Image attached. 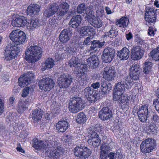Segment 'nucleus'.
I'll list each match as a JSON object with an SVG mask.
<instances>
[{
    "label": "nucleus",
    "instance_id": "42",
    "mask_svg": "<svg viewBox=\"0 0 159 159\" xmlns=\"http://www.w3.org/2000/svg\"><path fill=\"white\" fill-rule=\"evenodd\" d=\"M117 29L115 26H112L110 31L107 33L105 35L110 38H115L117 35V31H116Z\"/></svg>",
    "mask_w": 159,
    "mask_h": 159
},
{
    "label": "nucleus",
    "instance_id": "38",
    "mask_svg": "<svg viewBox=\"0 0 159 159\" xmlns=\"http://www.w3.org/2000/svg\"><path fill=\"white\" fill-rule=\"evenodd\" d=\"M33 147L37 149H41L45 148L47 144H44L42 141H38L36 139H33ZM46 144L47 143H46Z\"/></svg>",
    "mask_w": 159,
    "mask_h": 159
},
{
    "label": "nucleus",
    "instance_id": "17",
    "mask_svg": "<svg viewBox=\"0 0 159 159\" xmlns=\"http://www.w3.org/2000/svg\"><path fill=\"white\" fill-rule=\"evenodd\" d=\"M144 51V50L140 48V47H133L131 50V56L132 58L135 60L140 59L143 57Z\"/></svg>",
    "mask_w": 159,
    "mask_h": 159
},
{
    "label": "nucleus",
    "instance_id": "39",
    "mask_svg": "<svg viewBox=\"0 0 159 159\" xmlns=\"http://www.w3.org/2000/svg\"><path fill=\"white\" fill-rule=\"evenodd\" d=\"M76 120L78 123L83 124L86 121V117L83 112H81L78 114Z\"/></svg>",
    "mask_w": 159,
    "mask_h": 159
},
{
    "label": "nucleus",
    "instance_id": "8",
    "mask_svg": "<svg viewBox=\"0 0 159 159\" xmlns=\"http://www.w3.org/2000/svg\"><path fill=\"white\" fill-rule=\"evenodd\" d=\"M155 140L151 138L146 139L143 141L140 145L141 151L143 154L151 152L156 146Z\"/></svg>",
    "mask_w": 159,
    "mask_h": 159
},
{
    "label": "nucleus",
    "instance_id": "44",
    "mask_svg": "<svg viewBox=\"0 0 159 159\" xmlns=\"http://www.w3.org/2000/svg\"><path fill=\"white\" fill-rule=\"evenodd\" d=\"M98 95L95 92H94L86 98L89 102L91 103H94L97 101L98 100Z\"/></svg>",
    "mask_w": 159,
    "mask_h": 159
},
{
    "label": "nucleus",
    "instance_id": "31",
    "mask_svg": "<svg viewBox=\"0 0 159 159\" xmlns=\"http://www.w3.org/2000/svg\"><path fill=\"white\" fill-rule=\"evenodd\" d=\"M129 23V19L127 17H123L120 19L117 20L116 23L117 26L124 28L127 27Z\"/></svg>",
    "mask_w": 159,
    "mask_h": 159
},
{
    "label": "nucleus",
    "instance_id": "2",
    "mask_svg": "<svg viewBox=\"0 0 159 159\" xmlns=\"http://www.w3.org/2000/svg\"><path fill=\"white\" fill-rule=\"evenodd\" d=\"M42 52L41 48L37 46L28 47L25 53V58L29 62L34 64L41 59Z\"/></svg>",
    "mask_w": 159,
    "mask_h": 159
},
{
    "label": "nucleus",
    "instance_id": "30",
    "mask_svg": "<svg viewBox=\"0 0 159 159\" xmlns=\"http://www.w3.org/2000/svg\"><path fill=\"white\" fill-rule=\"evenodd\" d=\"M42 115V112L40 109H36L33 110L32 116L34 122L35 123L38 122V121L41 119Z\"/></svg>",
    "mask_w": 159,
    "mask_h": 159
},
{
    "label": "nucleus",
    "instance_id": "10",
    "mask_svg": "<svg viewBox=\"0 0 159 159\" xmlns=\"http://www.w3.org/2000/svg\"><path fill=\"white\" fill-rule=\"evenodd\" d=\"M73 78L70 75L64 74L57 79V83L60 88L66 89L69 87L72 82Z\"/></svg>",
    "mask_w": 159,
    "mask_h": 159
},
{
    "label": "nucleus",
    "instance_id": "48",
    "mask_svg": "<svg viewBox=\"0 0 159 159\" xmlns=\"http://www.w3.org/2000/svg\"><path fill=\"white\" fill-rule=\"evenodd\" d=\"M151 120L153 124H158L159 122V116L156 113H153Z\"/></svg>",
    "mask_w": 159,
    "mask_h": 159
},
{
    "label": "nucleus",
    "instance_id": "57",
    "mask_svg": "<svg viewBox=\"0 0 159 159\" xmlns=\"http://www.w3.org/2000/svg\"><path fill=\"white\" fill-rule=\"evenodd\" d=\"M76 51V48L73 47H69L68 52L67 55H72L74 54L75 53Z\"/></svg>",
    "mask_w": 159,
    "mask_h": 159
},
{
    "label": "nucleus",
    "instance_id": "53",
    "mask_svg": "<svg viewBox=\"0 0 159 159\" xmlns=\"http://www.w3.org/2000/svg\"><path fill=\"white\" fill-rule=\"evenodd\" d=\"M156 16L145 17V20L150 23L155 22L156 20Z\"/></svg>",
    "mask_w": 159,
    "mask_h": 159
},
{
    "label": "nucleus",
    "instance_id": "60",
    "mask_svg": "<svg viewBox=\"0 0 159 159\" xmlns=\"http://www.w3.org/2000/svg\"><path fill=\"white\" fill-rule=\"evenodd\" d=\"M49 24L52 26V27H54V26H56V25L57 24L56 20L54 18H50L49 20Z\"/></svg>",
    "mask_w": 159,
    "mask_h": 159
},
{
    "label": "nucleus",
    "instance_id": "56",
    "mask_svg": "<svg viewBox=\"0 0 159 159\" xmlns=\"http://www.w3.org/2000/svg\"><path fill=\"white\" fill-rule=\"evenodd\" d=\"M30 90V88L29 87H27L25 88L23 90L21 96L22 97H25L27 96L29 93V92Z\"/></svg>",
    "mask_w": 159,
    "mask_h": 159
},
{
    "label": "nucleus",
    "instance_id": "43",
    "mask_svg": "<svg viewBox=\"0 0 159 159\" xmlns=\"http://www.w3.org/2000/svg\"><path fill=\"white\" fill-rule=\"evenodd\" d=\"M156 16L155 12L153 7H147L146 9L145 17Z\"/></svg>",
    "mask_w": 159,
    "mask_h": 159
},
{
    "label": "nucleus",
    "instance_id": "18",
    "mask_svg": "<svg viewBox=\"0 0 159 159\" xmlns=\"http://www.w3.org/2000/svg\"><path fill=\"white\" fill-rule=\"evenodd\" d=\"M71 34L70 28L64 29L61 32L59 35L60 41L63 43L67 42L71 37Z\"/></svg>",
    "mask_w": 159,
    "mask_h": 159
},
{
    "label": "nucleus",
    "instance_id": "61",
    "mask_svg": "<svg viewBox=\"0 0 159 159\" xmlns=\"http://www.w3.org/2000/svg\"><path fill=\"white\" fill-rule=\"evenodd\" d=\"M108 156V152H100L99 157L100 159H107Z\"/></svg>",
    "mask_w": 159,
    "mask_h": 159
},
{
    "label": "nucleus",
    "instance_id": "27",
    "mask_svg": "<svg viewBox=\"0 0 159 159\" xmlns=\"http://www.w3.org/2000/svg\"><path fill=\"white\" fill-rule=\"evenodd\" d=\"M112 84L106 81H102L101 82V89L104 94H107L111 89Z\"/></svg>",
    "mask_w": 159,
    "mask_h": 159
},
{
    "label": "nucleus",
    "instance_id": "11",
    "mask_svg": "<svg viewBox=\"0 0 159 159\" xmlns=\"http://www.w3.org/2000/svg\"><path fill=\"white\" fill-rule=\"evenodd\" d=\"M55 83L50 78L44 76L39 81V88L45 91H49L54 86Z\"/></svg>",
    "mask_w": 159,
    "mask_h": 159
},
{
    "label": "nucleus",
    "instance_id": "4",
    "mask_svg": "<svg viewBox=\"0 0 159 159\" xmlns=\"http://www.w3.org/2000/svg\"><path fill=\"white\" fill-rule=\"evenodd\" d=\"M22 49L17 46H15L11 43L7 44L5 48V59L10 61L19 55Z\"/></svg>",
    "mask_w": 159,
    "mask_h": 159
},
{
    "label": "nucleus",
    "instance_id": "64",
    "mask_svg": "<svg viewBox=\"0 0 159 159\" xmlns=\"http://www.w3.org/2000/svg\"><path fill=\"white\" fill-rule=\"evenodd\" d=\"M115 154V159H120L121 158V153L120 150H118Z\"/></svg>",
    "mask_w": 159,
    "mask_h": 159
},
{
    "label": "nucleus",
    "instance_id": "12",
    "mask_svg": "<svg viewBox=\"0 0 159 159\" xmlns=\"http://www.w3.org/2000/svg\"><path fill=\"white\" fill-rule=\"evenodd\" d=\"M96 131L92 127H90L88 131L89 135H90V138L88 141V143L94 147L99 146L101 141L100 139L97 138L98 135Z\"/></svg>",
    "mask_w": 159,
    "mask_h": 159
},
{
    "label": "nucleus",
    "instance_id": "55",
    "mask_svg": "<svg viewBox=\"0 0 159 159\" xmlns=\"http://www.w3.org/2000/svg\"><path fill=\"white\" fill-rule=\"evenodd\" d=\"M157 124H152L150 125L149 126L150 129L152 132L156 133L157 131L158 127L156 125Z\"/></svg>",
    "mask_w": 159,
    "mask_h": 159
},
{
    "label": "nucleus",
    "instance_id": "20",
    "mask_svg": "<svg viewBox=\"0 0 159 159\" xmlns=\"http://www.w3.org/2000/svg\"><path fill=\"white\" fill-rule=\"evenodd\" d=\"M27 23V18L25 17L16 18L12 21L11 24L13 27H23Z\"/></svg>",
    "mask_w": 159,
    "mask_h": 159
},
{
    "label": "nucleus",
    "instance_id": "58",
    "mask_svg": "<svg viewBox=\"0 0 159 159\" xmlns=\"http://www.w3.org/2000/svg\"><path fill=\"white\" fill-rule=\"evenodd\" d=\"M153 104L154 105L156 110L159 114V99L154 100Z\"/></svg>",
    "mask_w": 159,
    "mask_h": 159
},
{
    "label": "nucleus",
    "instance_id": "41",
    "mask_svg": "<svg viewBox=\"0 0 159 159\" xmlns=\"http://www.w3.org/2000/svg\"><path fill=\"white\" fill-rule=\"evenodd\" d=\"M30 83L29 80H28V78L25 77L24 76L20 77L18 79L19 85L21 87L27 86Z\"/></svg>",
    "mask_w": 159,
    "mask_h": 159
},
{
    "label": "nucleus",
    "instance_id": "1",
    "mask_svg": "<svg viewBox=\"0 0 159 159\" xmlns=\"http://www.w3.org/2000/svg\"><path fill=\"white\" fill-rule=\"evenodd\" d=\"M47 148H53L50 152L49 156L51 159H59L61 155L64 152V150L59 142L52 136L47 138Z\"/></svg>",
    "mask_w": 159,
    "mask_h": 159
},
{
    "label": "nucleus",
    "instance_id": "49",
    "mask_svg": "<svg viewBox=\"0 0 159 159\" xmlns=\"http://www.w3.org/2000/svg\"><path fill=\"white\" fill-rule=\"evenodd\" d=\"M85 4L83 3L79 4L77 7V11L78 13L81 14L84 13V11L86 7Z\"/></svg>",
    "mask_w": 159,
    "mask_h": 159
},
{
    "label": "nucleus",
    "instance_id": "28",
    "mask_svg": "<svg viewBox=\"0 0 159 159\" xmlns=\"http://www.w3.org/2000/svg\"><path fill=\"white\" fill-rule=\"evenodd\" d=\"M88 21L92 26L96 28H99L102 25L101 21L98 20L94 16H92L91 17L88 19Z\"/></svg>",
    "mask_w": 159,
    "mask_h": 159
},
{
    "label": "nucleus",
    "instance_id": "59",
    "mask_svg": "<svg viewBox=\"0 0 159 159\" xmlns=\"http://www.w3.org/2000/svg\"><path fill=\"white\" fill-rule=\"evenodd\" d=\"M128 100L127 96L125 95V94H123V93H122V94H121V96L120 101V103H124Z\"/></svg>",
    "mask_w": 159,
    "mask_h": 159
},
{
    "label": "nucleus",
    "instance_id": "23",
    "mask_svg": "<svg viewBox=\"0 0 159 159\" xmlns=\"http://www.w3.org/2000/svg\"><path fill=\"white\" fill-rule=\"evenodd\" d=\"M69 123L65 120H61L58 121L56 125V129L58 132L63 133L68 128Z\"/></svg>",
    "mask_w": 159,
    "mask_h": 159
},
{
    "label": "nucleus",
    "instance_id": "54",
    "mask_svg": "<svg viewBox=\"0 0 159 159\" xmlns=\"http://www.w3.org/2000/svg\"><path fill=\"white\" fill-rule=\"evenodd\" d=\"M100 152H108V151L109 150V148L106 144L102 143L100 146Z\"/></svg>",
    "mask_w": 159,
    "mask_h": 159
},
{
    "label": "nucleus",
    "instance_id": "16",
    "mask_svg": "<svg viewBox=\"0 0 159 159\" xmlns=\"http://www.w3.org/2000/svg\"><path fill=\"white\" fill-rule=\"evenodd\" d=\"M140 72L139 65L138 64L133 65L130 68L129 75L130 80L133 81L139 79V75Z\"/></svg>",
    "mask_w": 159,
    "mask_h": 159
},
{
    "label": "nucleus",
    "instance_id": "15",
    "mask_svg": "<svg viewBox=\"0 0 159 159\" xmlns=\"http://www.w3.org/2000/svg\"><path fill=\"white\" fill-rule=\"evenodd\" d=\"M116 68L114 66H107L104 69L106 80L111 81L114 79L116 74Z\"/></svg>",
    "mask_w": 159,
    "mask_h": 159
},
{
    "label": "nucleus",
    "instance_id": "51",
    "mask_svg": "<svg viewBox=\"0 0 159 159\" xmlns=\"http://www.w3.org/2000/svg\"><path fill=\"white\" fill-rule=\"evenodd\" d=\"M24 76L28 78V80H29V81L30 82L34 78V74L32 71L28 72L27 73L25 74Z\"/></svg>",
    "mask_w": 159,
    "mask_h": 159
},
{
    "label": "nucleus",
    "instance_id": "36",
    "mask_svg": "<svg viewBox=\"0 0 159 159\" xmlns=\"http://www.w3.org/2000/svg\"><path fill=\"white\" fill-rule=\"evenodd\" d=\"M94 29L90 26H86L82 27L80 30L81 36H83L86 35L89 32H93Z\"/></svg>",
    "mask_w": 159,
    "mask_h": 159
},
{
    "label": "nucleus",
    "instance_id": "40",
    "mask_svg": "<svg viewBox=\"0 0 159 159\" xmlns=\"http://www.w3.org/2000/svg\"><path fill=\"white\" fill-rule=\"evenodd\" d=\"M39 26V23L37 19H31L30 22H28V28L29 29L33 30Z\"/></svg>",
    "mask_w": 159,
    "mask_h": 159
},
{
    "label": "nucleus",
    "instance_id": "19",
    "mask_svg": "<svg viewBox=\"0 0 159 159\" xmlns=\"http://www.w3.org/2000/svg\"><path fill=\"white\" fill-rule=\"evenodd\" d=\"M40 10V7L37 4L30 5L27 9L28 15L32 17L34 16L35 15H38Z\"/></svg>",
    "mask_w": 159,
    "mask_h": 159
},
{
    "label": "nucleus",
    "instance_id": "13",
    "mask_svg": "<svg viewBox=\"0 0 159 159\" xmlns=\"http://www.w3.org/2000/svg\"><path fill=\"white\" fill-rule=\"evenodd\" d=\"M115 54L116 51L114 49L110 47L106 48L102 52V59L105 63H110L114 59Z\"/></svg>",
    "mask_w": 159,
    "mask_h": 159
},
{
    "label": "nucleus",
    "instance_id": "46",
    "mask_svg": "<svg viewBox=\"0 0 159 159\" xmlns=\"http://www.w3.org/2000/svg\"><path fill=\"white\" fill-rule=\"evenodd\" d=\"M92 127H93V129L96 131L95 132L97 133V134L98 135V136H97V138L100 139L101 138H102L104 139L106 138V136L102 133V131L100 130V129L99 128H98L94 126H93Z\"/></svg>",
    "mask_w": 159,
    "mask_h": 159
},
{
    "label": "nucleus",
    "instance_id": "34",
    "mask_svg": "<svg viewBox=\"0 0 159 159\" xmlns=\"http://www.w3.org/2000/svg\"><path fill=\"white\" fill-rule=\"evenodd\" d=\"M152 59L157 61L159 60V47L152 49L149 54Z\"/></svg>",
    "mask_w": 159,
    "mask_h": 159
},
{
    "label": "nucleus",
    "instance_id": "6",
    "mask_svg": "<svg viewBox=\"0 0 159 159\" xmlns=\"http://www.w3.org/2000/svg\"><path fill=\"white\" fill-rule=\"evenodd\" d=\"M10 39L17 46L18 45L22 44L26 40V36L25 34L22 31L18 30H13L10 35Z\"/></svg>",
    "mask_w": 159,
    "mask_h": 159
},
{
    "label": "nucleus",
    "instance_id": "14",
    "mask_svg": "<svg viewBox=\"0 0 159 159\" xmlns=\"http://www.w3.org/2000/svg\"><path fill=\"white\" fill-rule=\"evenodd\" d=\"M111 105L107 104L106 107H103L99 112V118L102 120H108L112 117V114Z\"/></svg>",
    "mask_w": 159,
    "mask_h": 159
},
{
    "label": "nucleus",
    "instance_id": "26",
    "mask_svg": "<svg viewBox=\"0 0 159 159\" xmlns=\"http://www.w3.org/2000/svg\"><path fill=\"white\" fill-rule=\"evenodd\" d=\"M130 51L127 48H123L120 51H118L117 55L121 60H126L127 59L129 56Z\"/></svg>",
    "mask_w": 159,
    "mask_h": 159
},
{
    "label": "nucleus",
    "instance_id": "7",
    "mask_svg": "<svg viewBox=\"0 0 159 159\" xmlns=\"http://www.w3.org/2000/svg\"><path fill=\"white\" fill-rule=\"evenodd\" d=\"M74 153L75 156L81 159H85L90 156L91 151L84 144L76 147L74 150Z\"/></svg>",
    "mask_w": 159,
    "mask_h": 159
},
{
    "label": "nucleus",
    "instance_id": "50",
    "mask_svg": "<svg viewBox=\"0 0 159 159\" xmlns=\"http://www.w3.org/2000/svg\"><path fill=\"white\" fill-rule=\"evenodd\" d=\"M93 93V91L91 90V88L89 87H86L84 91V95L86 98Z\"/></svg>",
    "mask_w": 159,
    "mask_h": 159
},
{
    "label": "nucleus",
    "instance_id": "5",
    "mask_svg": "<svg viewBox=\"0 0 159 159\" xmlns=\"http://www.w3.org/2000/svg\"><path fill=\"white\" fill-rule=\"evenodd\" d=\"M134 85L135 86V82L130 80V78L128 76H125L124 77H123V78H121L120 82L117 84L114 89L120 92L124 93L125 89H130Z\"/></svg>",
    "mask_w": 159,
    "mask_h": 159
},
{
    "label": "nucleus",
    "instance_id": "35",
    "mask_svg": "<svg viewBox=\"0 0 159 159\" xmlns=\"http://www.w3.org/2000/svg\"><path fill=\"white\" fill-rule=\"evenodd\" d=\"M55 65L54 61L53 59L48 58L47 59L44 63V68H42V71H43L47 69H49L52 68Z\"/></svg>",
    "mask_w": 159,
    "mask_h": 159
},
{
    "label": "nucleus",
    "instance_id": "29",
    "mask_svg": "<svg viewBox=\"0 0 159 159\" xmlns=\"http://www.w3.org/2000/svg\"><path fill=\"white\" fill-rule=\"evenodd\" d=\"M105 42H100L98 40H93L91 41L90 48L91 50L96 51L98 48H101L104 45Z\"/></svg>",
    "mask_w": 159,
    "mask_h": 159
},
{
    "label": "nucleus",
    "instance_id": "62",
    "mask_svg": "<svg viewBox=\"0 0 159 159\" xmlns=\"http://www.w3.org/2000/svg\"><path fill=\"white\" fill-rule=\"evenodd\" d=\"M101 85L99 82H94L91 84V87L94 89H98L99 88Z\"/></svg>",
    "mask_w": 159,
    "mask_h": 159
},
{
    "label": "nucleus",
    "instance_id": "52",
    "mask_svg": "<svg viewBox=\"0 0 159 159\" xmlns=\"http://www.w3.org/2000/svg\"><path fill=\"white\" fill-rule=\"evenodd\" d=\"M156 16L145 17V20L150 23L155 22L156 20Z\"/></svg>",
    "mask_w": 159,
    "mask_h": 159
},
{
    "label": "nucleus",
    "instance_id": "21",
    "mask_svg": "<svg viewBox=\"0 0 159 159\" xmlns=\"http://www.w3.org/2000/svg\"><path fill=\"white\" fill-rule=\"evenodd\" d=\"M87 63L88 66L91 68L95 69L98 66L99 60L98 56L93 55L87 59Z\"/></svg>",
    "mask_w": 159,
    "mask_h": 159
},
{
    "label": "nucleus",
    "instance_id": "24",
    "mask_svg": "<svg viewBox=\"0 0 159 159\" xmlns=\"http://www.w3.org/2000/svg\"><path fill=\"white\" fill-rule=\"evenodd\" d=\"M69 9V4L66 2L61 3L59 7V10L57 13L58 16H63L67 13Z\"/></svg>",
    "mask_w": 159,
    "mask_h": 159
},
{
    "label": "nucleus",
    "instance_id": "3",
    "mask_svg": "<svg viewBox=\"0 0 159 159\" xmlns=\"http://www.w3.org/2000/svg\"><path fill=\"white\" fill-rule=\"evenodd\" d=\"M69 111L73 113H76L82 110L85 107L82 99L78 97L70 99L69 102Z\"/></svg>",
    "mask_w": 159,
    "mask_h": 159
},
{
    "label": "nucleus",
    "instance_id": "9",
    "mask_svg": "<svg viewBox=\"0 0 159 159\" xmlns=\"http://www.w3.org/2000/svg\"><path fill=\"white\" fill-rule=\"evenodd\" d=\"M151 112L152 110L148 105L142 106L137 112L139 119L142 122H146L147 118L151 116Z\"/></svg>",
    "mask_w": 159,
    "mask_h": 159
},
{
    "label": "nucleus",
    "instance_id": "37",
    "mask_svg": "<svg viewBox=\"0 0 159 159\" xmlns=\"http://www.w3.org/2000/svg\"><path fill=\"white\" fill-rule=\"evenodd\" d=\"M25 101H20L18 102L17 111L19 113H21L28 108L27 106Z\"/></svg>",
    "mask_w": 159,
    "mask_h": 159
},
{
    "label": "nucleus",
    "instance_id": "22",
    "mask_svg": "<svg viewBox=\"0 0 159 159\" xmlns=\"http://www.w3.org/2000/svg\"><path fill=\"white\" fill-rule=\"evenodd\" d=\"M59 10V7L57 4L53 3L50 7L47 9L44 13V15L46 17H49L52 16Z\"/></svg>",
    "mask_w": 159,
    "mask_h": 159
},
{
    "label": "nucleus",
    "instance_id": "47",
    "mask_svg": "<svg viewBox=\"0 0 159 159\" xmlns=\"http://www.w3.org/2000/svg\"><path fill=\"white\" fill-rule=\"evenodd\" d=\"M121 94H122L121 92H120L118 91L115 90L113 97V100L118 101L120 103V101Z\"/></svg>",
    "mask_w": 159,
    "mask_h": 159
},
{
    "label": "nucleus",
    "instance_id": "45",
    "mask_svg": "<svg viewBox=\"0 0 159 159\" xmlns=\"http://www.w3.org/2000/svg\"><path fill=\"white\" fill-rule=\"evenodd\" d=\"M152 65L150 62H146L143 66V71L144 74H148L151 70Z\"/></svg>",
    "mask_w": 159,
    "mask_h": 159
},
{
    "label": "nucleus",
    "instance_id": "32",
    "mask_svg": "<svg viewBox=\"0 0 159 159\" xmlns=\"http://www.w3.org/2000/svg\"><path fill=\"white\" fill-rule=\"evenodd\" d=\"M88 70L87 66L85 64H80L75 67L74 71L76 74H84L85 72Z\"/></svg>",
    "mask_w": 159,
    "mask_h": 159
},
{
    "label": "nucleus",
    "instance_id": "25",
    "mask_svg": "<svg viewBox=\"0 0 159 159\" xmlns=\"http://www.w3.org/2000/svg\"><path fill=\"white\" fill-rule=\"evenodd\" d=\"M81 20V16L80 15H77L75 16H73L70 19L69 25L73 28L76 29L80 26Z\"/></svg>",
    "mask_w": 159,
    "mask_h": 159
},
{
    "label": "nucleus",
    "instance_id": "33",
    "mask_svg": "<svg viewBox=\"0 0 159 159\" xmlns=\"http://www.w3.org/2000/svg\"><path fill=\"white\" fill-rule=\"evenodd\" d=\"M80 59L79 55L73 57L68 62V65L70 67H75L80 64Z\"/></svg>",
    "mask_w": 159,
    "mask_h": 159
},
{
    "label": "nucleus",
    "instance_id": "63",
    "mask_svg": "<svg viewBox=\"0 0 159 159\" xmlns=\"http://www.w3.org/2000/svg\"><path fill=\"white\" fill-rule=\"evenodd\" d=\"M84 75H82L80 76L81 77H79V79H80L81 80L84 81L85 82L88 81L89 80V77L86 74H84Z\"/></svg>",
    "mask_w": 159,
    "mask_h": 159
}]
</instances>
